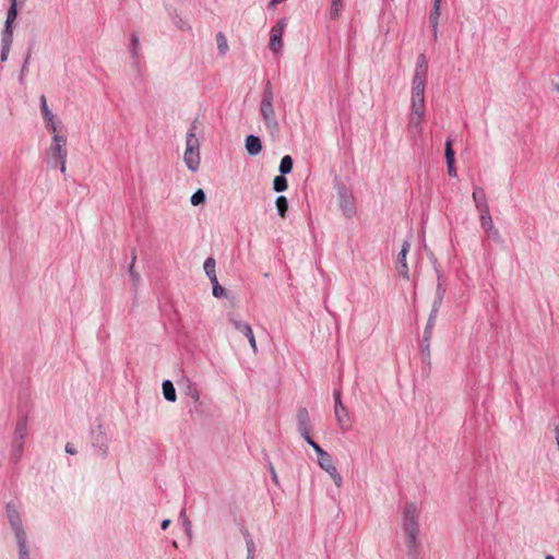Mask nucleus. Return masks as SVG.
<instances>
[{
  "label": "nucleus",
  "mask_w": 559,
  "mask_h": 559,
  "mask_svg": "<svg viewBox=\"0 0 559 559\" xmlns=\"http://www.w3.org/2000/svg\"><path fill=\"white\" fill-rule=\"evenodd\" d=\"M304 439L316 451L318 457L326 453L310 436H307Z\"/></svg>",
  "instance_id": "28"
},
{
  "label": "nucleus",
  "mask_w": 559,
  "mask_h": 559,
  "mask_svg": "<svg viewBox=\"0 0 559 559\" xmlns=\"http://www.w3.org/2000/svg\"><path fill=\"white\" fill-rule=\"evenodd\" d=\"M272 474H273V480H274L275 483H277V481H278V478H277V475H276V473H275L274 468H272Z\"/></svg>",
  "instance_id": "43"
},
{
  "label": "nucleus",
  "mask_w": 559,
  "mask_h": 559,
  "mask_svg": "<svg viewBox=\"0 0 559 559\" xmlns=\"http://www.w3.org/2000/svg\"><path fill=\"white\" fill-rule=\"evenodd\" d=\"M211 283L213 284V295L216 298H221L225 296V289L219 285L217 277H214L211 280Z\"/></svg>",
  "instance_id": "27"
},
{
  "label": "nucleus",
  "mask_w": 559,
  "mask_h": 559,
  "mask_svg": "<svg viewBox=\"0 0 559 559\" xmlns=\"http://www.w3.org/2000/svg\"><path fill=\"white\" fill-rule=\"evenodd\" d=\"M17 2L19 1L10 0V8L8 10L4 26L12 27V23L15 21L16 16H17Z\"/></svg>",
  "instance_id": "17"
},
{
  "label": "nucleus",
  "mask_w": 559,
  "mask_h": 559,
  "mask_svg": "<svg viewBox=\"0 0 559 559\" xmlns=\"http://www.w3.org/2000/svg\"><path fill=\"white\" fill-rule=\"evenodd\" d=\"M318 463L320 467L331 476L336 487L340 488L343 484V478L333 464L331 455L329 453L323 454L322 456L318 457Z\"/></svg>",
  "instance_id": "6"
},
{
  "label": "nucleus",
  "mask_w": 559,
  "mask_h": 559,
  "mask_svg": "<svg viewBox=\"0 0 559 559\" xmlns=\"http://www.w3.org/2000/svg\"><path fill=\"white\" fill-rule=\"evenodd\" d=\"M135 259H136V257H135V254H134V255L132 257V261H131V263H130V265H129V273H130V275H131L135 281H139L140 275L134 271V263H135Z\"/></svg>",
  "instance_id": "35"
},
{
  "label": "nucleus",
  "mask_w": 559,
  "mask_h": 559,
  "mask_svg": "<svg viewBox=\"0 0 559 559\" xmlns=\"http://www.w3.org/2000/svg\"><path fill=\"white\" fill-rule=\"evenodd\" d=\"M419 508L415 502H406L402 510V528L405 535V546L415 551L419 545Z\"/></svg>",
  "instance_id": "2"
},
{
  "label": "nucleus",
  "mask_w": 559,
  "mask_h": 559,
  "mask_svg": "<svg viewBox=\"0 0 559 559\" xmlns=\"http://www.w3.org/2000/svg\"><path fill=\"white\" fill-rule=\"evenodd\" d=\"M545 559H555L551 555H547Z\"/></svg>",
  "instance_id": "46"
},
{
  "label": "nucleus",
  "mask_w": 559,
  "mask_h": 559,
  "mask_svg": "<svg viewBox=\"0 0 559 559\" xmlns=\"http://www.w3.org/2000/svg\"><path fill=\"white\" fill-rule=\"evenodd\" d=\"M57 162L59 163L60 171L64 174L67 170V166H66L67 159H58Z\"/></svg>",
  "instance_id": "41"
},
{
  "label": "nucleus",
  "mask_w": 559,
  "mask_h": 559,
  "mask_svg": "<svg viewBox=\"0 0 559 559\" xmlns=\"http://www.w3.org/2000/svg\"><path fill=\"white\" fill-rule=\"evenodd\" d=\"M246 545H247V548H248V556H247V559H253V554H254V543L250 536V534L247 532L246 533Z\"/></svg>",
  "instance_id": "30"
},
{
  "label": "nucleus",
  "mask_w": 559,
  "mask_h": 559,
  "mask_svg": "<svg viewBox=\"0 0 559 559\" xmlns=\"http://www.w3.org/2000/svg\"><path fill=\"white\" fill-rule=\"evenodd\" d=\"M228 320L234 325V328L238 330L240 333H242L245 336L252 331L251 326L248 323L241 321L234 314H229Z\"/></svg>",
  "instance_id": "14"
},
{
  "label": "nucleus",
  "mask_w": 559,
  "mask_h": 559,
  "mask_svg": "<svg viewBox=\"0 0 559 559\" xmlns=\"http://www.w3.org/2000/svg\"><path fill=\"white\" fill-rule=\"evenodd\" d=\"M13 41V29L12 27L4 26L1 38V47L11 48Z\"/></svg>",
  "instance_id": "18"
},
{
  "label": "nucleus",
  "mask_w": 559,
  "mask_h": 559,
  "mask_svg": "<svg viewBox=\"0 0 559 559\" xmlns=\"http://www.w3.org/2000/svg\"><path fill=\"white\" fill-rule=\"evenodd\" d=\"M554 88L559 93V82L554 83Z\"/></svg>",
  "instance_id": "45"
},
{
  "label": "nucleus",
  "mask_w": 559,
  "mask_h": 559,
  "mask_svg": "<svg viewBox=\"0 0 559 559\" xmlns=\"http://www.w3.org/2000/svg\"><path fill=\"white\" fill-rule=\"evenodd\" d=\"M288 187L287 179L284 176H276L273 180V188L276 192L285 191Z\"/></svg>",
  "instance_id": "23"
},
{
  "label": "nucleus",
  "mask_w": 559,
  "mask_h": 559,
  "mask_svg": "<svg viewBox=\"0 0 559 559\" xmlns=\"http://www.w3.org/2000/svg\"><path fill=\"white\" fill-rule=\"evenodd\" d=\"M40 109L45 121H51V119H55L53 114L47 106L46 97L44 95L40 97Z\"/></svg>",
  "instance_id": "24"
},
{
  "label": "nucleus",
  "mask_w": 559,
  "mask_h": 559,
  "mask_svg": "<svg viewBox=\"0 0 559 559\" xmlns=\"http://www.w3.org/2000/svg\"><path fill=\"white\" fill-rule=\"evenodd\" d=\"M411 249V242L405 240L402 246V250L397 254V270L400 275L405 278L409 280V269L406 262V255Z\"/></svg>",
  "instance_id": "8"
},
{
  "label": "nucleus",
  "mask_w": 559,
  "mask_h": 559,
  "mask_svg": "<svg viewBox=\"0 0 559 559\" xmlns=\"http://www.w3.org/2000/svg\"><path fill=\"white\" fill-rule=\"evenodd\" d=\"M297 424H298V431L300 435L305 438L307 436H310V418L308 411L306 408H301L297 413Z\"/></svg>",
  "instance_id": "9"
},
{
  "label": "nucleus",
  "mask_w": 559,
  "mask_h": 559,
  "mask_svg": "<svg viewBox=\"0 0 559 559\" xmlns=\"http://www.w3.org/2000/svg\"><path fill=\"white\" fill-rule=\"evenodd\" d=\"M53 144H60L61 146H66L67 139L63 135L55 133L52 136Z\"/></svg>",
  "instance_id": "36"
},
{
  "label": "nucleus",
  "mask_w": 559,
  "mask_h": 559,
  "mask_svg": "<svg viewBox=\"0 0 559 559\" xmlns=\"http://www.w3.org/2000/svg\"><path fill=\"white\" fill-rule=\"evenodd\" d=\"M285 27H286L285 21L281 20L271 29L270 49L273 52H278L282 48V36H283Z\"/></svg>",
  "instance_id": "7"
},
{
  "label": "nucleus",
  "mask_w": 559,
  "mask_h": 559,
  "mask_svg": "<svg viewBox=\"0 0 559 559\" xmlns=\"http://www.w3.org/2000/svg\"><path fill=\"white\" fill-rule=\"evenodd\" d=\"M472 198L475 202V205H476V209L477 210H480L485 207H489L488 204H487V200H486V194H485V191L483 188L480 187H475L474 188V191H473V194H472Z\"/></svg>",
  "instance_id": "11"
},
{
  "label": "nucleus",
  "mask_w": 559,
  "mask_h": 559,
  "mask_svg": "<svg viewBox=\"0 0 559 559\" xmlns=\"http://www.w3.org/2000/svg\"><path fill=\"white\" fill-rule=\"evenodd\" d=\"M341 9H342V0H332L331 15L333 17L338 16Z\"/></svg>",
  "instance_id": "32"
},
{
  "label": "nucleus",
  "mask_w": 559,
  "mask_h": 559,
  "mask_svg": "<svg viewBox=\"0 0 559 559\" xmlns=\"http://www.w3.org/2000/svg\"><path fill=\"white\" fill-rule=\"evenodd\" d=\"M293 169V158L289 155H285L280 164V171L283 175L289 174Z\"/></svg>",
  "instance_id": "21"
},
{
  "label": "nucleus",
  "mask_w": 559,
  "mask_h": 559,
  "mask_svg": "<svg viewBox=\"0 0 559 559\" xmlns=\"http://www.w3.org/2000/svg\"><path fill=\"white\" fill-rule=\"evenodd\" d=\"M48 154L55 160L67 159L66 146H61L60 144H52L48 151Z\"/></svg>",
  "instance_id": "15"
},
{
  "label": "nucleus",
  "mask_w": 559,
  "mask_h": 559,
  "mask_svg": "<svg viewBox=\"0 0 559 559\" xmlns=\"http://www.w3.org/2000/svg\"><path fill=\"white\" fill-rule=\"evenodd\" d=\"M334 400H335L334 414H335L337 424L342 431H349L352 429V420H350L347 408L342 403L340 391H334Z\"/></svg>",
  "instance_id": "5"
},
{
  "label": "nucleus",
  "mask_w": 559,
  "mask_h": 559,
  "mask_svg": "<svg viewBox=\"0 0 559 559\" xmlns=\"http://www.w3.org/2000/svg\"><path fill=\"white\" fill-rule=\"evenodd\" d=\"M195 130L197 126L194 122L187 132L186 151L183 154V160L187 168L193 173L199 169L201 163L200 141L197 138Z\"/></svg>",
  "instance_id": "3"
},
{
  "label": "nucleus",
  "mask_w": 559,
  "mask_h": 559,
  "mask_svg": "<svg viewBox=\"0 0 559 559\" xmlns=\"http://www.w3.org/2000/svg\"><path fill=\"white\" fill-rule=\"evenodd\" d=\"M346 214L349 216L353 213V206L350 205L348 209L345 210Z\"/></svg>",
  "instance_id": "44"
},
{
  "label": "nucleus",
  "mask_w": 559,
  "mask_h": 559,
  "mask_svg": "<svg viewBox=\"0 0 559 559\" xmlns=\"http://www.w3.org/2000/svg\"><path fill=\"white\" fill-rule=\"evenodd\" d=\"M275 204H276L278 214L281 215V217L284 218L286 215V212L288 210L287 199L284 195L277 197Z\"/></svg>",
  "instance_id": "22"
},
{
  "label": "nucleus",
  "mask_w": 559,
  "mask_h": 559,
  "mask_svg": "<svg viewBox=\"0 0 559 559\" xmlns=\"http://www.w3.org/2000/svg\"><path fill=\"white\" fill-rule=\"evenodd\" d=\"M427 74V62L420 57L415 69L412 81L411 112L408 116V128L417 134L423 133L421 123L425 118V85Z\"/></svg>",
  "instance_id": "1"
},
{
  "label": "nucleus",
  "mask_w": 559,
  "mask_h": 559,
  "mask_svg": "<svg viewBox=\"0 0 559 559\" xmlns=\"http://www.w3.org/2000/svg\"><path fill=\"white\" fill-rule=\"evenodd\" d=\"M10 49L9 47H1V61H7L8 58H9V53H10Z\"/></svg>",
  "instance_id": "37"
},
{
  "label": "nucleus",
  "mask_w": 559,
  "mask_h": 559,
  "mask_svg": "<svg viewBox=\"0 0 559 559\" xmlns=\"http://www.w3.org/2000/svg\"><path fill=\"white\" fill-rule=\"evenodd\" d=\"M163 394L164 397L169 402H175L177 399L176 390L171 381L166 380L163 382Z\"/></svg>",
  "instance_id": "16"
},
{
  "label": "nucleus",
  "mask_w": 559,
  "mask_h": 559,
  "mask_svg": "<svg viewBox=\"0 0 559 559\" xmlns=\"http://www.w3.org/2000/svg\"><path fill=\"white\" fill-rule=\"evenodd\" d=\"M15 435L20 439H23L25 437V435H26V420L25 419H21L17 421L16 427H15Z\"/></svg>",
  "instance_id": "29"
},
{
  "label": "nucleus",
  "mask_w": 559,
  "mask_h": 559,
  "mask_svg": "<svg viewBox=\"0 0 559 559\" xmlns=\"http://www.w3.org/2000/svg\"><path fill=\"white\" fill-rule=\"evenodd\" d=\"M480 214V225L486 233H489L493 229V223L490 216L489 207H483L478 210Z\"/></svg>",
  "instance_id": "13"
},
{
  "label": "nucleus",
  "mask_w": 559,
  "mask_h": 559,
  "mask_svg": "<svg viewBox=\"0 0 559 559\" xmlns=\"http://www.w3.org/2000/svg\"><path fill=\"white\" fill-rule=\"evenodd\" d=\"M66 452L69 453V454H75L76 453V449L74 448V445L72 443H67Z\"/></svg>",
  "instance_id": "40"
},
{
  "label": "nucleus",
  "mask_w": 559,
  "mask_h": 559,
  "mask_svg": "<svg viewBox=\"0 0 559 559\" xmlns=\"http://www.w3.org/2000/svg\"><path fill=\"white\" fill-rule=\"evenodd\" d=\"M190 202L192 205L198 206L200 204H203L205 202V193L202 189L197 190L191 199Z\"/></svg>",
  "instance_id": "26"
},
{
  "label": "nucleus",
  "mask_w": 559,
  "mask_h": 559,
  "mask_svg": "<svg viewBox=\"0 0 559 559\" xmlns=\"http://www.w3.org/2000/svg\"><path fill=\"white\" fill-rule=\"evenodd\" d=\"M169 524H170V520L166 519L162 522L160 526L163 530H166V528H168Z\"/></svg>",
  "instance_id": "42"
},
{
  "label": "nucleus",
  "mask_w": 559,
  "mask_h": 559,
  "mask_svg": "<svg viewBox=\"0 0 559 559\" xmlns=\"http://www.w3.org/2000/svg\"><path fill=\"white\" fill-rule=\"evenodd\" d=\"M46 123H47V129H48L52 134L57 133V126H56V123H55L53 119H51V121H46Z\"/></svg>",
  "instance_id": "38"
},
{
  "label": "nucleus",
  "mask_w": 559,
  "mask_h": 559,
  "mask_svg": "<svg viewBox=\"0 0 559 559\" xmlns=\"http://www.w3.org/2000/svg\"><path fill=\"white\" fill-rule=\"evenodd\" d=\"M246 337L248 338L249 341V344L252 348V352L255 354L258 352V346H257V342H255V337H254V334H253V331H251L250 333H248L246 335Z\"/></svg>",
  "instance_id": "33"
},
{
  "label": "nucleus",
  "mask_w": 559,
  "mask_h": 559,
  "mask_svg": "<svg viewBox=\"0 0 559 559\" xmlns=\"http://www.w3.org/2000/svg\"><path fill=\"white\" fill-rule=\"evenodd\" d=\"M448 165V173L451 177H455L456 176V169L454 167V162H451V163H447Z\"/></svg>",
  "instance_id": "39"
},
{
  "label": "nucleus",
  "mask_w": 559,
  "mask_h": 559,
  "mask_svg": "<svg viewBox=\"0 0 559 559\" xmlns=\"http://www.w3.org/2000/svg\"><path fill=\"white\" fill-rule=\"evenodd\" d=\"M16 538L19 543L20 559H29V554L26 547L25 533L20 528H16Z\"/></svg>",
  "instance_id": "12"
},
{
  "label": "nucleus",
  "mask_w": 559,
  "mask_h": 559,
  "mask_svg": "<svg viewBox=\"0 0 559 559\" xmlns=\"http://www.w3.org/2000/svg\"><path fill=\"white\" fill-rule=\"evenodd\" d=\"M246 150L252 156L258 155L262 151L261 140L255 135H248L246 138Z\"/></svg>",
  "instance_id": "10"
},
{
  "label": "nucleus",
  "mask_w": 559,
  "mask_h": 559,
  "mask_svg": "<svg viewBox=\"0 0 559 559\" xmlns=\"http://www.w3.org/2000/svg\"><path fill=\"white\" fill-rule=\"evenodd\" d=\"M261 115L265 121V124L270 129H277V121L275 119V111L273 108V90L270 82L266 83L263 98L260 106Z\"/></svg>",
  "instance_id": "4"
},
{
  "label": "nucleus",
  "mask_w": 559,
  "mask_h": 559,
  "mask_svg": "<svg viewBox=\"0 0 559 559\" xmlns=\"http://www.w3.org/2000/svg\"><path fill=\"white\" fill-rule=\"evenodd\" d=\"M215 260L213 258H207L205 261H204V271L206 273V275L209 276L210 281L214 277H216V273H215Z\"/></svg>",
  "instance_id": "20"
},
{
  "label": "nucleus",
  "mask_w": 559,
  "mask_h": 559,
  "mask_svg": "<svg viewBox=\"0 0 559 559\" xmlns=\"http://www.w3.org/2000/svg\"><path fill=\"white\" fill-rule=\"evenodd\" d=\"M440 5H441V0H433V7H432V10L430 13V19H431V23L435 27L437 26L438 19L440 16Z\"/></svg>",
  "instance_id": "25"
},
{
  "label": "nucleus",
  "mask_w": 559,
  "mask_h": 559,
  "mask_svg": "<svg viewBox=\"0 0 559 559\" xmlns=\"http://www.w3.org/2000/svg\"><path fill=\"white\" fill-rule=\"evenodd\" d=\"M131 45H132V53L136 55L139 46H140V40H139L138 35L132 34V36H131Z\"/></svg>",
  "instance_id": "34"
},
{
  "label": "nucleus",
  "mask_w": 559,
  "mask_h": 559,
  "mask_svg": "<svg viewBox=\"0 0 559 559\" xmlns=\"http://www.w3.org/2000/svg\"><path fill=\"white\" fill-rule=\"evenodd\" d=\"M216 44H217V49H218L219 53L222 56L226 55L229 47H228L226 36L221 32L216 34Z\"/></svg>",
  "instance_id": "19"
},
{
  "label": "nucleus",
  "mask_w": 559,
  "mask_h": 559,
  "mask_svg": "<svg viewBox=\"0 0 559 559\" xmlns=\"http://www.w3.org/2000/svg\"><path fill=\"white\" fill-rule=\"evenodd\" d=\"M445 159H447V163L454 162V151L452 150L451 141H447V143H445Z\"/></svg>",
  "instance_id": "31"
}]
</instances>
